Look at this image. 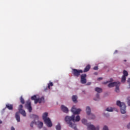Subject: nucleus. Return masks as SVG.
Returning a JSON list of instances; mask_svg holds the SVG:
<instances>
[{
  "instance_id": "24",
  "label": "nucleus",
  "mask_w": 130,
  "mask_h": 130,
  "mask_svg": "<svg viewBox=\"0 0 130 130\" xmlns=\"http://www.w3.org/2000/svg\"><path fill=\"white\" fill-rule=\"evenodd\" d=\"M56 130H60V129H61V126H60V124L58 123V124L56 126Z\"/></svg>"
},
{
  "instance_id": "9",
  "label": "nucleus",
  "mask_w": 130,
  "mask_h": 130,
  "mask_svg": "<svg viewBox=\"0 0 130 130\" xmlns=\"http://www.w3.org/2000/svg\"><path fill=\"white\" fill-rule=\"evenodd\" d=\"M45 123L48 126V127H51L52 126V123L51 122V120L50 118H47L44 120Z\"/></svg>"
},
{
  "instance_id": "15",
  "label": "nucleus",
  "mask_w": 130,
  "mask_h": 130,
  "mask_svg": "<svg viewBox=\"0 0 130 130\" xmlns=\"http://www.w3.org/2000/svg\"><path fill=\"white\" fill-rule=\"evenodd\" d=\"M5 108H7L9 110H13V105L10 104H6Z\"/></svg>"
},
{
  "instance_id": "7",
  "label": "nucleus",
  "mask_w": 130,
  "mask_h": 130,
  "mask_svg": "<svg viewBox=\"0 0 130 130\" xmlns=\"http://www.w3.org/2000/svg\"><path fill=\"white\" fill-rule=\"evenodd\" d=\"M25 107L28 109L29 112H32V107L31 106V101L28 100L26 102Z\"/></svg>"
},
{
  "instance_id": "1",
  "label": "nucleus",
  "mask_w": 130,
  "mask_h": 130,
  "mask_svg": "<svg viewBox=\"0 0 130 130\" xmlns=\"http://www.w3.org/2000/svg\"><path fill=\"white\" fill-rule=\"evenodd\" d=\"M71 111L73 112L74 115L72 116H67L65 117V121L68 123V124H69V126H70V127H72V128H74L75 130H78V129H77L76 124L72 123V121L74 123L76 122V121L77 122L80 121V119H81L80 116H77L75 119V115L80 114V112L82 111V110L81 109H76L75 108V106H73L71 109Z\"/></svg>"
},
{
  "instance_id": "32",
  "label": "nucleus",
  "mask_w": 130,
  "mask_h": 130,
  "mask_svg": "<svg viewBox=\"0 0 130 130\" xmlns=\"http://www.w3.org/2000/svg\"><path fill=\"white\" fill-rule=\"evenodd\" d=\"M93 70H94V71H97L98 70V66H95L93 68Z\"/></svg>"
},
{
  "instance_id": "2",
  "label": "nucleus",
  "mask_w": 130,
  "mask_h": 130,
  "mask_svg": "<svg viewBox=\"0 0 130 130\" xmlns=\"http://www.w3.org/2000/svg\"><path fill=\"white\" fill-rule=\"evenodd\" d=\"M116 104L117 106L120 107L121 113H122V114H124L126 113V106H125V104H124L123 103H121L120 101H117Z\"/></svg>"
},
{
  "instance_id": "31",
  "label": "nucleus",
  "mask_w": 130,
  "mask_h": 130,
  "mask_svg": "<svg viewBox=\"0 0 130 130\" xmlns=\"http://www.w3.org/2000/svg\"><path fill=\"white\" fill-rule=\"evenodd\" d=\"M103 130H108V127L107 126H104Z\"/></svg>"
},
{
  "instance_id": "27",
  "label": "nucleus",
  "mask_w": 130,
  "mask_h": 130,
  "mask_svg": "<svg viewBox=\"0 0 130 130\" xmlns=\"http://www.w3.org/2000/svg\"><path fill=\"white\" fill-rule=\"evenodd\" d=\"M20 102H21V103H22V104H25V100H24V99H23L22 96L20 97Z\"/></svg>"
},
{
  "instance_id": "3",
  "label": "nucleus",
  "mask_w": 130,
  "mask_h": 130,
  "mask_svg": "<svg viewBox=\"0 0 130 130\" xmlns=\"http://www.w3.org/2000/svg\"><path fill=\"white\" fill-rule=\"evenodd\" d=\"M114 86L116 87L115 92L118 93V92H119V86H120V82H114L109 83L108 85L109 88H112V87H114Z\"/></svg>"
},
{
  "instance_id": "20",
  "label": "nucleus",
  "mask_w": 130,
  "mask_h": 130,
  "mask_svg": "<svg viewBox=\"0 0 130 130\" xmlns=\"http://www.w3.org/2000/svg\"><path fill=\"white\" fill-rule=\"evenodd\" d=\"M20 113L23 115V116H26V112L24 110H21V111H19Z\"/></svg>"
},
{
  "instance_id": "40",
  "label": "nucleus",
  "mask_w": 130,
  "mask_h": 130,
  "mask_svg": "<svg viewBox=\"0 0 130 130\" xmlns=\"http://www.w3.org/2000/svg\"><path fill=\"white\" fill-rule=\"evenodd\" d=\"M114 53H117V50H116V51L114 52Z\"/></svg>"
},
{
  "instance_id": "12",
  "label": "nucleus",
  "mask_w": 130,
  "mask_h": 130,
  "mask_svg": "<svg viewBox=\"0 0 130 130\" xmlns=\"http://www.w3.org/2000/svg\"><path fill=\"white\" fill-rule=\"evenodd\" d=\"M15 118L18 122H20V112H17L15 114Z\"/></svg>"
},
{
  "instance_id": "8",
  "label": "nucleus",
  "mask_w": 130,
  "mask_h": 130,
  "mask_svg": "<svg viewBox=\"0 0 130 130\" xmlns=\"http://www.w3.org/2000/svg\"><path fill=\"white\" fill-rule=\"evenodd\" d=\"M31 117H32V118L34 119V121H32L31 123H30V126L31 127H33V124H37V123H36L35 120H38V119H39V117H38V116L35 114H32L31 115Z\"/></svg>"
},
{
  "instance_id": "28",
  "label": "nucleus",
  "mask_w": 130,
  "mask_h": 130,
  "mask_svg": "<svg viewBox=\"0 0 130 130\" xmlns=\"http://www.w3.org/2000/svg\"><path fill=\"white\" fill-rule=\"evenodd\" d=\"M126 80V76H122V79H121V82L122 83H124L125 82V80Z\"/></svg>"
},
{
  "instance_id": "19",
  "label": "nucleus",
  "mask_w": 130,
  "mask_h": 130,
  "mask_svg": "<svg viewBox=\"0 0 130 130\" xmlns=\"http://www.w3.org/2000/svg\"><path fill=\"white\" fill-rule=\"evenodd\" d=\"M93 100H94V101H99V100H100V98L99 97V93L96 94V98H94L93 99Z\"/></svg>"
},
{
  "instance_id": "13",
  "label": "nucleus",
  "mask_w": 130,
  "mask_h": 130,
  "mask_svg": "<svg viewBox=\"0 0 130 130\" xmlns=\"http://www.w3.org/2000/svg\"><path fill=\"white\" fill-rule=\"evenodd\" d=\"M90 69H91V66L90 64H87L84 68L83 71V73H87V72H89V71H90Z\"/></svg>"
},
{
  "instance_id": "11",
  "label": "nucleus",
  "mask_w": 130,
  "mask_h": 130,
  "mask_svg": "<svg viewBox=\"0 0 130 130\" xmlns=\"http://www.w3.org/2000/svg\"><path fill=\"white\" fill-rule=\"evenodd\" d=\"M61 110L63 112H64V113H69V109L64 106V105L61 106Z\"/></svg>"
},
{
  "instance_id": "6",
  "label": "nucleus",
  "mask_w": 130,
  "mask_h": 130,
  "mask_svg": "<svg viewBox=\"0 0 130 130\" xmlns=\"http://www.w3.org/2000/svg\"><path fill=\"white\" fill-rule=\"evenodd\" d=\"M86 111L87 115H90V119H94L95 115L93 114H91V108H90L89 107H86Z\"/></svg>"
},
{
  "instance_id": "5",
  "label": "nucleus",
  "mask_w": 130,
  "mask_h": 130,
  "mask_svg": "<svg viewBox=\"0 0 130 130\" xmlns=\"http://www.w3.org/2000/svg\"><path fill=\"white\" fill-rule=\"evenodd\" d=\"M87 75L86 74H82L80 76V82L81 84H86L87 83Z\"/></svg>"
},
{
  "instance_id": "35",
  "label": "nucleus",
  "mask_w": 130,
  "mask_h": 130,
  "mask_svg": "<svg viewBox=\"0 0 130 130\" xmlns=\"http://www.w3.org/2000/svg\"><path fill=\"white\" fill-rule=\"evenodd\" d=\"M107 83H109V81L105 82L103 83V84H104V85H106V84H107Z\"/></svg>"
},
{
  "instance_id": "21",
  "label": "nucleus",
  "mask_w": 130,
  "mask_h": 130,
  "mask_svg": "<svg viewBox=\"0 0 130 130\" xmlns=\"http://www.w3.org/2000/svg\"><path fill=\"white\" fill-rule=\"evenodd\" d=\"M77 99H78V96H77V95H73L72 96V101L73 102H77Z\"/></svg>"
},
{
  "instance_id": "25",
  "label": "nucleus",
  "mask_w": 130,
  "mask_h": 130,
  "mask_svg": "<svg viewBox=\"0 0 130 130\" xmlns=\"http://www.w3.org/2000/svg\"><path fill=\"white\" fill-rule=\"evenodd\" d=\"M31 99L32 100H34L35 104H36V100L37 99V97L36 96V95H34V96H31Z\"/></svg>"
},
{
  "instance_id": "39",
  "label": "nucleus",
  "mask_w": 130,
  "mask_h": 130,
  "mask_svg": "<svg viewBox=\"0 0 130 130\" xmlns=\"http://www.w3.org/2000/svg\"><path fill=\"white\" fill-rule=\"evenodd\" d=\"M94 75H98V73L97 72H95L94 73Z\"/></svg>"
},
{
  "instance_id": "43",
  "label": "nucleus",
  "mask_w": 130,
  "mask_h": 130,
  "mask_svg": "<svg viewBox=\"0 0 130 130\" xmlns=\"http://www.w3.org/2000/svg\"><path fill=\"white\" fill-rule=\"evenodd\" d=\"M112 81H113L112 79H111V82H112Z\"/></svg>"
},
{
  "instance_id": "14",
  "label": "nucleus",
  "mask_w": 130,
  "mask_h": 130,
  "mask_svg": "<svg viewBox=\"0 0 130 130\" xmlns=\"http://www.w3.org/2000/svg\"><path fill=\"white\" fill-rule=\"evenodd\" d=\"M44 102V98L42 97L39 99H37L36 101V104H37V103H42V102Z\"/></svg>"
},
{
  "instance_id": "22",
  "label": "nucleus",
  "mask_w": 130,
  "mask_h": 130,
  "mask_svg": "<svg viewBox=\"0 0 130 130\" xmlns=\"http://www.w3.org/2000/svg\"><path fill=\"white\" fill-rule=\"evenodd\" d=\"M106 111H109V112H111L113 111V108H112L111 107H108L106 109Z\"/></svg>"
},
{
  "instance_id": "37",
  "label": "nucleus",
  "mask_w": 130,
  "mask_h": 130,
  "mask_svg": "<svg viewBox=\"0 0 130 130\" xmlns=\"http://www.w3.org/2000/svg\"><path fill=\"white\" fill-rule=\"evenodd\" d=\"M128 105L130 106V100L128 101Z\"/></svg>"
},
{
  "instance_id": "4",
  "label": "nucleus",
  "mask_w": 130,
  "mask_h": 130,
  "mask_svg": "<svg viewBox=\"0 0 130 130\" xmlns=\"http://www.w3.org/2000/svg\"><path fill=\"white\" fill-rule=\"evenodd\" d=\"M83 72L82 70L73 69L72 74L74 75V77H80L81 74H83Z\"/></svg>"
},
{
  "instance_id": "23",
  "label": "nucleus",
  "mask_w": 130,
  "mask_h": 130,
  "mask_svg": "<svg viewBox=\"0 0 130 130\" xmlns=\"http://www.w3.org/2000/svg\"><path fill=\"white\" fill-rule=\"evenodd\" d=\"M123 76H124V77H127V76H128V73H127V71H126L125 70L123 71Z\"/></svg>"
},
{
  "instance_id": "29",
  "label": "nucleus",
  "mask_w": 130,
  "mask_h": 130,
  "mask_svg": "<svg viewBox=\"0 0 130 130\" xmlns=\"http://www.w3.org/2000/svg\"><path fill=\"white\" fill-rule=\"evenodd\" d=\"M23 105H20L19 106V107H18V110H19V111H21V110H23Z\"/></svg>"
},
{
  "instance_id": "36",
  "label": "nucleus",
  "mask_w": 130,
  "mask_h": 130,
  "mask_svg": "<svg viewBox=\"0 0 130 130\" xmlns=\"http://www.w3.org/2000/svg\"><path fill=\"white\" fill-rule=\"evenodd\" d=\"M127 128H130V123L127 125Z\"/></svg>"
},
{
  "instance_id": "18",
  "label": "nucleus",
  "mask_w": 130,
  "mask_h": 130,
  "mask_svg": "<svg viewBox=\"0 0 130 130\" xmlns=\"http://www.w3.org/2000/svg\"><path fill=\"white\" fill-rule=\"evenodd\" d=\"M95 91L98 92V93H101L102 92V88L99 87H96L95 88Z\"/></svg>"
},
{
  "instance_id": "16",
  "label": "nucleus",
  "mask_w": 130,
  "mask_h": 130,
  "mask_svg": "<svg viewBox=\"0 0 130 130\" xmlns=\"http://www.w3.org/2000/svg\"><path fill=\"white\" fill-rule=\"evenodd\" d=\"M48 116V113L47 112H45L43 114V120H44V119H46V118H48V117H47Z\"/></svg>"
},
{
  "instance_id": "17",
  "label": "nucleus",
  "mask_w": 130,
  "mask_h": 130,
  "mask_svg": "<svg viewBox=\"0 0 130 130\" xmlns=\"http://www.w3.org/2000/svg\"><path fill=\"white\" fill-rule=\"evenodd\" d=\"M38 126L39 128H42V127L43 126V122L38 121Z\"/></svg>"
},
{
  "instance_id": "44",
  "label": "nucleus",
  "mask_w": 130,
  "mask_h": 130,
  "mask_svg": "<svg viewBox=\"0 0 130 130\" xmlns=\"http://www.w3.org/2000/svg\"><path fill=\"white\" fill-rule=\"evenodd\" d=\"M46 90H47V88H46V89H45V91H46Z\"/></svg>"
},
{
  "instance_id": "10",
  "label": "nucleus",
  "mask_w": 130,
  "mask_h": 130,
  "mask_svg": "<svg viewBox=\"0 0 130 130\" xmlns=\"http://www.w3.org/2000/svg\"><path fill=\"white\" fill-rule=\"evenodd\" d=\"M88 130H99V126L95 127L93 125H88L87 126Z\"/></svg>"
},
{
  "instance_id": "45",
  "label": "nucleus",
  "mask_w": 130,
  "mask_h": 130,
  "mask_svg": "<svg viewBox=\"0 0 130 130\" xmlns=\"http://www.w3.org/2000/svg\"><path fill=\"white\" fill-rule=\"evenodd\" d=\"M2 123V121H0V123Z\"/></svg>"
},
{
  "instance_id": "30",
  "label": "nucleus",
  "mask_w": 130,
  "mask_h": 130,
  "mask_svg": "<svg viewBox=\"0 0 130 130\" xmlns=\"http://www.w3.org/2000/svg\"><path fill=\"white\" fill-rule=\"evenodd\" d=\"M82 122L83 124H87V120L85 119H83L82 120Z\"/></svg>"
},
{
  "instance_id": "33",
  "label": "nucleus",
  "mask_w": 130,
  "mask_h": 130,
  "mask_svg": "<svg viewBox=\"0 0 130 130\" xmlns=\"http://www.w3.org/2000/svg\"><path fill=\"white\" fill-rule=\"evenodd\" d=\"M127 83L129 84V88H130V78H128L127 80Z\"/></svg>"
},
{
  "instance_id": "34",
  "label": "nucleus",
  "mask_w": 130,
  "mask_h": 130,
  "mask_svg": "<svg viewBox=\"0 0 130 130\" xmlns=\"http://www.w3.org/2000/svg\"><path fill=\"white\" fill-rule=\"evenodd\" d=\"M102 78H101V77H100V78H99L98 79V81H101V80H102Z\"/></svg>"
},
{
  "instance_id": "38",
  "label": "nucleus",
  "mask_w": 130,
  "mask_h": 130,
  "mask_svg": "<svg viewBox=\"0 0 130 130\" xmlns=\"http://www.w3.org/2000/svg\"><path fill=\"white\" fill-rule=\"evenodd\" d=\"M11 130H15V128H14L13 126H12L11 128Z\"/></svg>"
},
{
  "instance_id": "42",
  "label": "nucleus",
  "mask_w": 130,
  "mask_h": 130,
  "mask_svg": "<svg viewBox=\"0 0 130 130\" xmlns=\"http://www.w3.org/2000/svg\"><path fill=\"white\" fill-rule=\"evenodd\" d=\"M124 61L126 62V60H125H125H124Z\"/></svg>"
},
{
  "instance_id": "26",
  "label": "nucleus",
  "mask_w": 130,
  "mask_h": 130,
  "mask_svg": "<svg viewBox=\"0 0 130 130\" xmlns=\"http://www.w3.org/2000/svg\"><path fill=\"white\" fill-rule=\"evenodd\" d=\"M53 86V83L52 82H50L48 84V88L50 90V87H52Z\"/></svg>"
},
{
  "instance_id": "41",
  "label": "nucleus",
  "mask_w": 130,
  "mask_h": 130,
  "mask_svg": "<svg viewBox=\"0 0 130 130\" xmlns=\"http://www.w3.org/2000/svg\"><path fill=\"white\" fill-rule=\"evenodd\" d=\"M87 85H91V83H88V84H87Z\"/></svg>"
}]
</instances>
